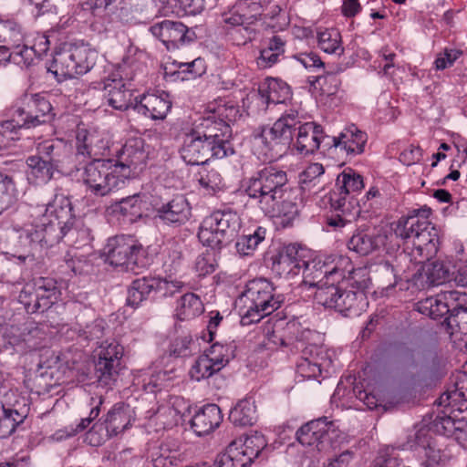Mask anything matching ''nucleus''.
<instances>
[{
    "mask_svg": "<svg viewBox=\"0 0 467 467\" xmlns=\"http://www.w3.org/2000/svg\"><path fill=\"white\" fill-rule=\"evenodd\" d=\"M244 190L265 216L275 218L286 228L298 215L296 191L288 185L285 171L275 165H265L244 182Z\"/></svg>",
    "mask_w": 467,
    "mask_h": 467,
    "instance_id": "nucleus-1",
    "label": "nucleus"
},
{
    "mask_svg": "<svg viewBox=\"0 0 467 467\" xmlns=\"http://www.w3.org/2000/svg\"><path fill=\"white\" fill-rule=\"evenodd\" d=\"M296 109L285 110L272 127H263L258 137L273 155L282 156L292 146L300 155L315 153L327 139L323 127L316 122H303Z\"/></svg>",
    "mask_w": 467,
    "mask_h": 467,
    "instance_id": "nucleus-2",
    "label": "nucleus"
},
{
    "mask_svg": "<svg viewBox=\"0 0 467 467\" xmlns=\"http://www.w3.org/2000/svg\"><path fill=\"white\" fill-rule=\"evenodd\" d=\"M364 188L363 177L352 169L344 170L337 178L335 188L329 192L331 214L327 225L334 231L350 225L360 213L358 195Z\"/></svg>",
    "mask_w": 467,
    "mask_h": 467,
    "instance_id": "nucleus-3",
    "label": "nucleus"
},
{
    "mask_svg": "<svg viewBox=\"0 0 467 467\" xmlns=\"http://www.w3.org/2000/svg\"><path fill=\"white\" fill-rule=\"evenodd\" d=\"M431 213L428 207L413 209L398 221L394 230L396 236L411 243L412 253L420 257V261H429L439 249L438 230L428 220Z\"/></svg>",
    "mask_w": 467,
    "mask_h": 467,
    "instance_id": "nucleus-4",
    "label": "nucleus"
},
{
    "mask_svg": "<svg viewBox=\"0 0 467 467\" xmlns=\"http://www.w3.org/2000/svg\"><path fill=\"white\" fill-rule=\"evenodd\" d=\"M285 296L276 292V287L267 278L249 280L245 289L238 298L241 324L249 326L259 322L265 317L281 307Z\"/></svg>",
    "mask_w": 467,
    "mask_h": 467,
    "instance_id": "nucleus-5",
    "label": "nucleus"
},
{
    "mask_svg": "<svg viewBox=\"0 0 467 467\" xmlns=\"http://www.w3.org/2000/svg\"><path fill=\"white\" fill-rule=\"evenodd\" d=\"M356 291L344 289L340 281H326L315 292V300L325 308L334 309L345 317L358 316L368 305L364 290L367 280L356 281Z\"/></svg>",
    "mask_w": 467,
    "mask_h": 467,
    "instance_id": "nucleus-6",
    "label": "nucleus"
},
{
    "mask_svg": "<svg viewBox=\"0 0 467 467\" xmlns=\"http://www.w3.org/2000/svg\"><path fill=\"white\" fill-rule=\"evenodd\" d=\"M240 228L241 218L236 212L218 210L202 221L197 236L203 245L221 250L238 236Z\"/></svg>",
    "mask_w": 467,
    "mask_h": 467,
    "instance_id": "nucleus-7",
    "label": "nucleus"
},
{
    "mask_svg": "<svg viewBox=\"0 0 467 467\" xmlns=\"http://www.w3.org/2000/svg\"><path fill=\"white\" fill-rule=\"evenodd\" d=\"M305 264L302 265V286L318 287L326 281H343L346 278L355 279L357 272L351 265L348 257H339L336 264L323 259L320 256L309 257L305 255Z\"/></svg>",
    "mask_w": 467,
    "mask_h": 467,
    "instance_id": "nucleus-8",
    "label": "nucleus"
},
{
    "mask_svg": "<svg viewBox=\"0 0 467 467\" xmlns=\"http://www.w3.org/2000/svg\"><path fill=\"white\" fill-rule=\"evenodd\" d=\"M103 254L109 265L135 274L148 264L144 248L131 236L116 235L109 238Z\"/></svg>",
    "mask_w": 467,
    "mask_h": 467,
    "instance_id": "nucleus-9",
    "label": "nucleus"
},
{
    "mask_svg": "<svg viewBox=\"0 0 467 467\" xmlns=\"http://www.w3.org/2000/svg\"><path fill=\"white\" fill-rule=\"evenodd\" d=\"M81 178L88 190L99 197L107 196L125 184L111 159L88 161L83 167Z\"/></svg>",
    "mask_w": 467,
    "mask_h": 467,
    "instance_id": "nucleus-10",
    "label": "nucleus"
},
{
    "mask_svg": "<svg viewBox=\"0 0 467 467\" xmlns=\"http://www.w3.org/2000/svg\"><path fill=\"white\" fill-rule=\"evenodd\" d=\"M133 410L129 404L116 403L107 414L94 422L86 435L91 446H99L111 437L123 432L131 424Z\"/></svg>",
    "mask_w": 467,
    "mask_h": 467,
    "instance_id": "nucleus-11",
    "label": "nucleus"
},
{
    "mask_svg": "<svg viewBox=\"0 0 467 467\" xmlns=\"http://www.w3.org/2000/svg\"><path fill=\"white\" fill-rule=\"evenodd\" d=\"M61 233L57 225L47 223V217L42 216L38 222L19 230L18 243L27 253L26 256L36 257L65 238Z\"/></svg>",
    "mask_w": 467,
    "mask_h": 467,
    "instance_id": "nucleus-12",
    "label": "nucleus"
},
{
    "mask_svg": "<svg viewBox=\"0 0 467 467\" xmlns=\"http://www.w3.org/2000/svg\"><path fill=\"white\" fill-rule=\"evenodd\" d=\"M124 348L115 339L101 342L95 361L94 377L103 388L112 389L122 369Z\"/></svg>",
    "mask_w": 467,
    "mask_h": 467,
    "instance_id": "nucleus-13",
    "label": "nucleus"
},
{
    "mask_svg": "<svg viewBox=\"0 0 467 467\" xmlns=\"http://www.w3.org/2000/svg\"><path fill=\"white\" fill-rule=\"evenodd\" d=\"M296 440L304 446H316L319 451L337 449L341 432L327 417L312 420L301 426L296 433Z\"/></svg>",
    "mask_w": 467,
    "mask_h": 467,
    "instance_id": "nucleus-14",
    "label": "nucleus"
},
{
    "mask_svg": "<svg viewBox=\"0 0 467 467\" xmlns=\"http://www.w3.org/2000/svg\"><path fill=\"white\" fill-rule=\"evenodd\" d=\"M192 130L217 148L222 154L232 156L235 153L233 144V130L226 121L215 119L207 110L192 124Z\"/></svg>",
    "mask_w": 467,
    "mask_h": 467,
    "instance_id": "nucleus-15",
    "label": "nucleus"
},
{
    "mask_svg": "<svg viewBox=\"0 0 467 467\" xmlns=\"http://www.w3.org/2000/svg\"><path fill=\"white\" fill-rule=\"evenodd\" d=\"M43 206L45 207L43 216L47 217V223L57 225L64 237L74 235L76 215L71 200L67 195L61 190H56L53 199Z\"/></svg>",
    "mask_w": 467,
    "mask_h": 467,
    "instance_id": "nucleus-16",
    "label": "nucleus"
},
{
    "mask_svg": "<svg viewBox=\"0 0 467 467\" xmlns=\"http://www.w3.org/2000/svg\"><path fill=\"white\" fill-rule=\"evenodd\" d=\"M180 153L182 159L189 165H204L212 159L229 157L222 154V150L218 151L215 146L204 140L200 133L192 129L184 135Z\"/></svg>",
    "mask_w": 467,
    "mask_h": 467,
    "instance_id": "nucleus-17",
    "label": "nucleus"
},
{
    "mask_svg": "<svg viewBox=\"0 0 467 467\" xmlns=\"http://www.w3.org/2000/svg\"><path fill=\"white\" fill-rule=\"evenodd\" d=\"M155 219L172 227L185 224L192 216V207L183 194H175L171 198L161 199L153 204Z\"/></svg>",
    "mask_w": 467,
    "mask_h": 467,
    "instance_id": "nucleus-18",
    "label": "nucleus"
},
{
    "mask_svg": "<svg viewBox=\"0 0 467 467\" xmlns=\"http://www.w3.org/2000/svg\"><path fill=\"white\" fill-rule=\"evenodd\" d=\"M24 108L17 109L20 128L30 129L49 122L54 117L50 102L40 94L24 95Z\"/></svg>",
    "mask_w": 467,
    "mask_h": 467,
    "instance_id": "nucleus-19",
    "label": "nucleus"
},
{
    "mask_svg": "<svg viewBox=\"0 0 467 467\" xmlns=\"http://www.w3.org/2000/svg\"><path fill=\"white\" fill-rule=\"evenodd\" d=\"M147 158L143 140L134 138L127 140L117 152V160L114 163L118 166V171L125 182L130 177L137 176L145 168Z\"/></svg>",
    "mask_w": 467,
    "mask_h": 467,
    "instance_id": "nucleus-20",
    "label": "nucleus"
},
{
    "mask_svg": "<svg viewBox=\"0 0 467 467\" xmlns=\"http://www.w3.org/2000/svg\"><path fill=\"white\" fill-rule=\"evenodd\" d=\"M307 254L306 249L298 244H290L274 257L272 272L279 277L293 278L301 273L302 265L305 264V255Z\"/></svg>",
    "mask_w": 467,
    "mask_h": 467,
    "instance_id": "nucleus-21",
    "label": "nucleus"
},
{
    "mask_svg": "<svg viewBox=\"0 0 467 467\" xmlns=\"http://www.w3.org/2000/svg\"><path fill=\"white\" fill-rule=\"evenodd\" d=\"M151 34L159 38L167 49H176L182 45L191 42L194 33L179 21L162 20L150 27Z\"/></svg>",
    "mask_w": 467,
    "mask_h": 467,
    "instance_id": "nucleus-22",
    "label": "nucleus"
},
{
    "mask_svg": "<svg viewBox=\"0 0 467 467\" xmlns=\"http://www.w3.org/2000/svg\"><path fill=\"white\" fill-rule=\"evenodd\" d=\"M76 157L92 160H102L109 150V141L101 133L78 130L76 136Z\"/></svg>",
    "mask_w": 467,
    "mask_h": 467,
    "instance_id": "nucleus-23",
    "label": "nucleus"
},
{
    "mask_svg": "<svg viewBox=\"0 0 467 467\" xmlns=\"http://www.w3.org/2000/svg\"><path fill=\"white\" fill-rule=\"evenodd\" d=\"M387 240V232L383 229L358 230L348 239L347 246L349 251L361 256H367L383 248Z\"/></svg>",
    "mask_w": 467,
    "mask_h": 467,
    "instance_id": "nucleus-24",
    "label": "nucleus"
},
{
    "mask_svg": "<svg viewBox=\"0 0 467 467\" xmlns=\"http://www.w3.org/2000/svg\"><path fill=\"white\" fill-rule=\"evenodd\" d=\"M291 99V88L282 79L267 78L258 88V105L265 110L271 105L285 104Z\"/></svg>",
    "mask_w": 467,
    "mask_h": 467,
    "instance_id": "nucleus-25",
    "label": "nucleus"
},
{
    "mask_svg": "<svg viewBox=\"0 0 467 467\" xmlns=\"http://www.w3.org/2000/svg\"><path fill=\"white\" fill-rule=\"evenodd\" d=\"M171 108L168 93H147L135 97L133 109L151 119H164Z\"/></svg>",
    "mask_w": 467,
    "mask_h": 467,
    "instance_id": "nucleus-26",
    "label": "nucleus"
},
{
    "mask_svg": "<svg viewBox=\"0 0 467 467\" xmlns=\"http://www.w3.org/2000/svg\"><path fill=\"white\" fill-rule=\"evenodd\" d=\"M328 140L331 143L327 144L330 147L339 148L348 155L356 156L364 152L368 135L352 124L344 129L338 136L330 137Z\"/></svg>",
    "mask_w": 467,
    "mask_h": 467,
    "instance_id": "nucleus-27",
    "label": "nucleus"
},
{
    "mask_svg": "<svg viewBox=\"0 0 467 467\" xmlns=\"http://www.w3.org/2000/svg\"><path fill=\"white\" fill-rule=\"evenodd\" d=\"M104 98L108 105L118 110H126L133 109L135 98L132 99V93L121 79L116 78H107L104 81Z\"/></svg>",
    "mask_w": 467,
    "mask_h": 467,
    "instance_id": "nucleus-28",
    "label": "nucleus"
},
{
    "mask_svg": "<svg viewBox=\"0 0 467 467\" xmlns=\"http://www.w3.org/2000/svg\"><path fill=\"white\" fill-rule=\"evenodd\" d=\"M223 421V414L218 405L211 403L200 408L191 420V428L198 436L213 432Z\"/></svg>",
    "mask_w": 467,
    "mask_h": 467,
    "instance_id": "nucleus-29",
    "label": "nucleus"
},
{
    "mask_svg": "<svg viewBox=\"0 0 467 467\" xmlns=\"http://www.w3.org/2000/svg\"><path fill=\"white\" fill-rule=\"evenodd\" d=\"M144 288L147 291L150 301H157L166 297L173 296L180 292L183 283L177 280H168L160 275L142 276Z\"/></svg>",
    "mask_w": 467,
    "mask_h": 467,
    "instance_id": "nucleus-30",
    "label": "nucleus"
},
{
    "mask_svg": "<svg viewBox=\"0 0 467 467\" xmlns=\"http://www.w3.org/2000/svg\"><path fill=\"white\" fill-rule=\"evenodd\" d=\"M69 149L63 140L49 139L36 145V154L48 161L56 170L67 158Z\"/></svg>",
    "mask_w": 467,
    "mask_h": 467,
    "instance_id": "nucleus-31",
    "label": "nucleus"
},
{
    "mask_svg": "<svg viewBox=\"0 0 467 467\" xmlns=\"http://www.w3.org/2000/svg\"><path fill=\"white\" fill-rule=\"evenodd\" d=\"M94 65L92 60H52L48 71L53 73L58 81H62L88 73Z\"/></svg>",
    "mask_w": 467,
    "mask_h": 467,
    "instance_id": "nucleus-32",
    "label": "nucleus"
},
{
    "mask_svg": "<svg viewBox=\"0 0 467 467\" xmlns=\"http://www.w3.org/2000/svg\"><path fill=\"white\" fill-rule=\"evenodd\" d=\"M27 170L26 176L30 183L35 185L48 182L57 171L48 161H45L36 154L30 155L26 161Z\"/></svg>",
    "mask_w": 467,
    "mask_h": 467,
    "instance_id": "nucleus-33",
    "label": "nucleus"
},
{
    "mask_svg": "<svg viewBox=\"0 0 467 467\" xmlns=\"http://www.w3.org/2000/svg\"><path fill=\"white\" fill-rule=\"evenodd\" d=\"M143 206L141 195L140 193L122 198L120 201L111 205L112 213L120 215L123 220L134 223L143 215Z\"/></svg>",
    "mask_w": 467,
    "mask_h": 467,
    "instance_id": "nucleus-34",
    "label": "nucleus"
},
{
    "mask_svg": "<svg viewBox=\"0 0 467 467\" xmlns=\"http://www.w3.org/2000/svg\"><path fill=\"white\" fill-rule=\"evenodd\" d=\"M165 74L176 75L182 80L193 79L206 72L205 60H192L191 62H178L172 60L170 65L164 66Z\"/></svg>",
    "mask_w": 467,
    "mask_h": 467,
    "instance_id": "nucleus-35",
    "label": "nucleus"
},
{
    "mask_svg": "<svg viewBox=\"0 0 467 467\" xmlns=\"http://www.w3.org/2000/svg\"><path fill=\"white\" fill-rule=\"evenodd\" d=\"M253 460L247 456V451L239 449L236 442H231L223 453L218 454L214 461V467H246Z\"/></svg>",
    "mask_w": 467,
    "mask_h": 467,
    "instance_id": "nucleus-36",
    "label": "nucleus"
},
{
    "mask_svg": "<svg viewBox=\"0 0 467 467\" xmlns=\"http://www.w3.org/2000/svg\"><path fill=\"white\" fill-rule=\"evenodd\" d=\"M229 420L235 426H252L256 421L255 406L248 399L240 400L229 413Z\"/></svg>",
    "mask_w": 467,
    "mask_h": 467,
    "instance_id": "nucleus-37",
    "label": "nucleus"
},
{
    "mask_svg": "<svg viewBox=\"0 0 467 467\" xmlns=\"http://www.w3.org/2000/svg\"><path fill=\"white\" fill-rule=\"evenodd\" d=\"M22 352L39 348L46 338L43 327L33 320H27L22 325Z\"/></svg>",
    "mask_w": 467,
    "mask_h": 467,
    "instance_id": "nucleus-38",
    "label": "nucleus"
},
{
    "mask_svg": "<svg viewBox=\"0 0 467 467\" xmlns=\"http://www.w3.org/2000/svg\"><path fill=\"white\" fill-rule=\"evenodd\" d=\"M203 310L201 298L193 293H186L178 301L176 317L182 321L189 320L201 315Z\"/></svg>",
    "mask_w": 467,
    "mask_h": 467,
    "instance_id": "nucleus-39",
    "label": "nucleus"
},
{
    "mask_svg": "<svg viewBox=\"0 0 467 467\" xmlns=\"http://www.w3.org/2000/svg\"><path fill=\"white\" fill-rule=\"evenodd\" d=\"M32 285L43 304L42 308L49 309L60 295L57 281L50 277H40Z\"/></svg>",
    "mask_w": 467,
    "mask_h": 467,
    "instance_id": "nucleus-40",
    "label": "nucleus"
},
{
    "mask_svg": "<svg viewBox=\"0 0 467 467\" xmlns=\"http://www.w3.org/2000/svg\"><path fill=\"white\" fill-rule=\"evenodd\" d=\"M207 111L215 119L226 121L229 125L241 116L239 106L236 103L221 98L209 103Z\"/></svg>",
    "mask_w": 467,
    "mask_h": 467,
    "instance_id": "nucleus-41",
    "label": "nucleus"
},
{
    "mask_svg": "<svg viewBox=\"0 0 467 467\" xmlns=\"http://www.w3.org/2000/svg\"><path fill=\"white\" fill-rule=\"evenodd\" d=\"M422 272L426 282L431 285H439L451 282L450 264L447 265L444 262L441 261L429 262L423 266Z\"/></svg>",
    "mask_w": 467,
    "mask_h": 467,
    "instance_id": "nucleus-42",
    "label": "nucleus"
},
{
    "mask_svg": "<svg viewBox=\"0 0 467 467\" xmlns=\"http://www.w3.org/2000/svg\"><path fill=\"white\" fill-rule=\"evenodd\" d=\"M446 329L455 340H462L467 345V307L451 314L445 318Z\"/></svg>",
    "mask_w": 467,
    "mask_h": 467,
    "instance_id": "nucleus-43",
    "label": "nucleus"
},
{
    "mask_svg": "<svg viewBox=\"0 0 467 467\" xmlns=\"http://www.w3.org/2000/svg\"><path fill=\"white\" fill-rule=\"evenodd\" d=\"M319 48L327 54L340 56L344 50L341 45V35L337 28H326L317 32Z\"/></svg>",
    "mask_w": 467,
    "mask_h": 467,
    "instance_id": "nucleus-44",
    "label": "nucleus"
},
{
    "mask_svg": "<svg viewBox=\"0 0 467 467\" xmlns=\"http://www.w3.org/2000/svg\"><path fill=\"white\" fill-rule=\"evenodd\" d=\"M3 407V415L0 417V438L9 437L23 423L26 414L14 408Z\"/></svg>",
    "mask_w": 467,
    "mask_h": 467,
    "instance_id": "nucleus-45",
    "label": "nucleus"
},
{
    "mask_svg": "<svg viewBox=\"0 0 467 467\" xmlns=\"http://www.w3.org/2000/svg\"><path fill=\"white\" fill-rule=\"evenodd\" d=\"M265 234L266 230L258 226L253 234L240 236L235 243L237 253L242 256L252 254L257 245L265 240Z\"/></svg>",
    "mask_w": 467,
    "mask_h": 467,
    "instance_id": "nucleus-46",
    "label": "nucleus"
},
{
    "mask_svg": "<svg viewBox=\"0 0 467 467\" xmlns=\"http://www.w3.org/2000/svg\"><path fill=\"white\" fill-rule=\"evenodd\" d=\"M288 49V39L282 34L273 35L264 42L259 58H277L285 56Z\"/></svg>",
    "mask_w": 467,
    "mask_h": 467,
    "instance_id": "nucleus-47",
    "label": "nucleus"
},
{
    "mask_svg": "<svg viewBox=\"0 0 467 467\" xmlns=\"http://www.w3.org/2000/svg\"><path fill=\"white\" fill-rule=\"evenodd\" d=\"M16 201V183L11 174L0 171V214Z\"/></svg>",
    "mask_w": 467,
    "mask_h": 467,
    "instance_id": "nucleus-48",
    "label": "nucleus"
},
{
    "mask_svg": "<svg viewBox=\"0 0 467 467\" xmlns=\"http://www.w3.org/2000/svg\"><path fill=\"white\" fill-rule=\"evenodd\" d=\"M433 441L428 430L420 429L413 434L408 436L407 441L402 445L403 450H410L415 452L418 457H421L422 453H426L427 448Z\"/></svg>",
    "mask_w": 467,
    "mask_h": 467,
    "instance_id": "nucleus-49",
    "label": "nucleus"
},
{
    "mask_svg": "<svg viewBox=\"0 0 467 467\" xmlns=\"http://www.w3.org/2000/svg\"><path fill=\"white\" fill-rule=\"evenodd\" d=\"M171 379L170 372L160 370L152 373H144L139 384L149 393H156L169 386L168 381Z\"/></svg>",
    "mask_w": 467,
    "mask_h": 467,
    "instance_id": "nucleus-50",
    "label": "nucleus"
},
{
    "mask_svg": "<svg viewBox=\"0 0 467 467\" xmlns=\"http://www.w3.org/2000/svg\"><path fill=\"white\" fill-rule=\"evenodd\" d=\"M221 369L222 368L215 365V363L204 353L195 360L190 369V375L192 379L200 381L212 377Z\"/></svg>",
    "mask_w": 467,
    "mask_h": 467,
    "instance_id": "nucleus-51",
    "label": "nucleus"
},
{
    "mask_svg": "<svg viewBox=\"0 0 467 467\" xmlns=\"http://www.w3.org/2000/svg\"><path fill=\"white\" fill-rule=\"evenodd\" d=\"M198 350L197 340H194L191 335L176 337L169 348L170 355L175 358L190 357Z\"/></svg>",
    "mask_w": 467,
    "mask_h": 467,
    "instance_id": "nucleus-52",
    "label": "nucleus"
},
{
    "mask_svg": "<svg viewBox=\"0 0 467 467\" xmlns=\"http://www.w3.org/2000/svg\"><path fill=\"white\" fill-rule=\"evenodd\" d=\"M234 351L235 347L232 344L223 345L216 342L204 353L215 363V365L223 368L229 363L230 359L234 358Z\"/></svg>",
    "mask_w": 467,
    "mask_h": 467,
    "instance_id": "nucleus-53",
    "label": "nucleus"
},
{
    "mask_svg": "<svg viewBox=\"0 0 467 467\" xmlns=\"http://www.w3.org/2000/svg\"><path fill=\"white\" fill-rule=\"evenodd\" d=\"M445 308H448L449 316L463 309L467 302V294L458 290L441 291L437 294Z\"/></svg>",
    "mask_w": 467,
    "mask_h": 467,
    "instance_id": "nucleus-54",
    "label": "nucleus"
},
{
    "mask_svg": "<svg viewBox=\"0 0 467 467\" xmlns=\"http://www.w3.org/2000/svg\"><path fill=\"white\" fill-rule=\"evenodd\" d=\"M303 66L308 69L310 73L324 74L327 80L337 82L335 75L343 70V67L336 63L324 62V60H300Z\"/></svg>",
    "mask_w": 467,
    "mask_h": 467,
    "instance_id": "nucleus-55",
    "label": "nucleus"
},
{
    "mask_svg": "<svg viewBox=\"0 0 467 467\" xmlns=\"http://www.w3.org/2000/svg\"><path fill=\"white\" fill-rule=\"evenodd\" d=\"M417 310L432 319L442 317L448 314V308H445L442 301H441L437 295L420 301Z\"/></svg>",
    "mask_w": 467,
    "mask_h": 467,
    "instance_id": "nucleus-56",
    "label": "nucleus"
},
{
    "mask_svg": "<svg viewBox=\"0 0 467 467\" xmlns=\"http://www.w3.org/2000/svg\"><path fill=\"white\" fill-rule=\"evenodd\" d=\"M18 298L27 313L34 314L47 311L46 308H42L43 304L32 284H27L24 286Z\"/></svg>",
    "mask_w": 467,
    "mask_h": 467,
    "instance_id": "nucleus-57",
    "label": "nucleus"
},
{
    "mask_svg": "<svg viewBox=\"0 0 467 467\" xmlns=\"http://www.w3.org/2000/svg\"><path fill=\"white\" fill-rule=\"evenodd\" d=\"M144 281L142 277L134 279L128 287V295L126 298L127 306L136 309L141 306L144 301L150 300L147 291L145 290Z\"/></svg>",
    "mask_w": 467,
    "mask_h": 467,
    "instance_id": "nucleus-58",
    "label": "nucleus"
},
{
    "mask_svg": "<svg viewBox=\"0 0 467 467\" xmlns=\"http://www.w3.org/2000/svg\"><path fill=\"white\" fill-rule=\"evenodd\" d=\"M301 358L314 363L330 367L332 360L328 355L327 349L324 346L310 344L302 349Z\"/></svg>",
    "mask_w": 467,
    "mask_h": 467,
    "instance_id": "nucleus-59",
    "label": "nucleus"
},
{
    "mask_svg": "<svg viewBox=\"0 0 467 467\" xmlns=\"http://www.w3.org/2000/svg\"><path fill=\"white\" fill-rule=\"evenodd\" d=\"M20 129L15 119L0 123V150L9 148L15 140L19 139Z\"/></svg>",
    "mask_w": 467,
    "mask_h": 467,
    "instance_id": "nucleus-60",
    "label": "nucleus"
},
{
    "mask_svg": "<svg viewBox=\"0 0 467 467\" xmlns=\"http://www.w3.org/2000/svg\"><path fill=\"white\" fill-rule=\"evenodd\" d=\"M22 326L6 325L3 327L2 338L3 347L7 349L9 347L14 348L16 351L22 352Z\"/></svg>",
    "mask_w": 467,
    "mask_h": 467,
    "instance_id": "nucleus-61",
    "label": "nucleus"
},
{
    "mask_svg": "<svg viewBox=\"0 0 467 467\" xmlns=\"http://www.w3.org/2000/svg\"><path fill=\"white\" fill-rule=\"evenodd\" d=\"M372 467H402V460L395 447L386 446L379 451Z\"/></svg>",
    "mask_w": 467,
    "mask_h": 467,
    "instance_id": "nucleus-62",
    "label": "nucleus"
},
{
    "mask_svg": "<svg viewBox=\"0 0 467 467\" xmlns=\"http://www.w3.org/2000/svg\"><path fill=\"white\" fill-rule=\"evenodd\" d=\"M198 182L202 188L211 193H216L223 188L221 174L213 169L200 173Z\"/></svg>",
    "mask_w": 467,
    "mask_h": 467,
    "instance_id": "nucleus-63",
    "label": "nucleus"
},
{
    "mask_svg": "<svg viewBox=\"0 0 467 467\" xmlns=\"http://www.w3.org/2000/svg\"><path fill=\"white\" fill-rule=\"evenodd\" d=\"M451 282L461 287H467V260L456 259L450 262Z\"/></svg>",
    "mask_w": 467,
    "mask_h": 467,
    "instance_id": "nucleus-64",
    "label": "nucleus"
}]
</instances>
